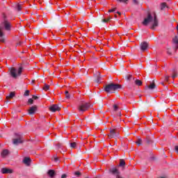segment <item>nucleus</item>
I'll return each instance as SVG.
<instances>
[{"instance_id":"1","label":"nucleus","mask_w":178,"mask_h":178,"mask_svg":"<svg viewBox=\"0 0 178 178\" xmlns=\"http://www.w3.org/2000/svg\"><path fill=\"white\" fill-rule=\"evenodd\" d=\"M3 30H5V31H10V30H12V24L8 20L5 15H3V20L0 23V38H2V37L5 35Z\"/></svg>"},{"instance_id":"2","label":"nucleus","mask_w":178,"mask_h":178,"mask_svg":"<svg viewBox=\"0 0 178 178\" xmlns=\"http://www.w3.org/2000/svg\"><path fill=\"white\" fill-rule=\"evenodd\" d=\"M149 23H152L150 29L152 30H155V27H158L159 26V22H158V19L156 18V15H154L153 17L151 13H149L144 19V21L143 22V26H148Z\"/></svg>"},{"instance_id":"3","label":"nucleus","mask_w":178,"mask_h":178,"mask_svg":"<svg viewBox=\"0 0 178 178\" xmlns=\"http://www.w3.org/2000/svg\"><path fill=\"white\" fill-rule=\"evenodd\" d=\"M120 88H122L121 85L112 83L106 86L104 91H106V92H109L110 94H113L115 91Z\"/></svg>"},{"instance_id":"4","label":"nucleus","mask_w":178,"mask_h":178,"mask_svg":"<svg viewBox=\"0 0 178 178\" xmlns=\"http://www.w3.org/2000/svg\"><path fill=\"white\" fill-rule=\"evenodd\" d=\"M10 74L13 79H17V77L22 76V72H23V67L20 66L17 68L11 67L9 69Z\"/></svg>"},{"instance_id":"5","label":"nucleus","mask_w":178,"mask_h":178,"mask_svg":"<svg viewBox=\"0 0 178 178\" xmlns=\"http://www.w3.org/2000/svg\"><path fill=\"white\" fill-rule=\"evenodd\" d=\"M91 108V104L89 102H86L84 101H82L79 103L78 105V111L80 112V113L83 114L88 109H90Z\"/></svg>"},{"instance_id":"6","label":"nucleus","mask_w":178,"mask_h":178,"mask_svg":"<svg viewBox=\"0 0 178 178\" xmlns=\"http://www.w3.org/2000/svg\"><path fill=\"white\" fill-rule=\"evenodd\" d=\"M110 172L112 173V175L115 176L116 178H122V177H120V172L116 168H111Z\"/></svg>"},{"instance_id":"7","label":"nucleus","mask_w":178,"mask_h":178,"mask_svg":"<svg viewBox=\"0 0 178 178\" xmlns=\"http://www.w3.org/2000/svg\"><path fill=\"white\" fill-rule=\"evenodd\" d=\"M108 136V138H115V137H119V132L116 129H110V134Z\"/></svg>"},{"instance_id":"8","label":"nucleus","mask_w":178,"mask_h":178,"mask_svg":"<svg viewBox=\"0 0 178 178\" xmlns=\"http://www.w3.org/2000/svg\"><path fill=\"white\" fill-rule=\"evenodd\" d=\"M14 145H19V144H22L23 143V137L20 135H18V138L13 140Z\"/></svg>"},{"instance_id":"9","label":"nucleus","mask_w":178,"mask_h":178,"mask_svg":"<svg viewBox=\"0 0 178 178\" xmlns=\"http://www.w3.org/2000/svg\"><path fill=\"white\" fill-rule=\"evenodd\" d=\"M51 112H57L60 111V107L58 104H53L49 108Z\"/></svg>"},{"instance_id":"10","label":"nucleus","mask_w":178,"mask_h":178,"mask_svg":"<svg viewBox=\"0 0 178 178\" xmlns=\"http://www.w3.org/2000/svg\"><path fill=\"white\" fill-rule=\"evenodd\" d=\"M1 173L3 175L13 173V170L9 168H1Z\"/></svg>"},{"instance_id":"11","label":"nucleus","mask_w":178,"mask_h":178,"mask_svg":"<svg viewBox=\"0 0 178 178\" xmlns=\"http://www.w3.org/2000/svg\"><path fill=\"white\" fill-rule=\"evenodd\" d=\"M147 48H148V43H147L146 42H143L140 44L141 51H147Z\"/></svg>"},{"instance_id":"12","label":"nucleus","mask_w":178,"mask_h":178,"mask_svg":"<svg viewBox=\"0 0 178 178\" xmlns=\"http://www.w3.org/2000/svg\"><path fill=\"white\" fill-rule=\"evenodd\" d=\"M35 111H37V106H33L31 107L29 111V115H34L35 113Z\"/></svg>"},{"instance_id":"13","label":"nucleus","mask_w":178,"mask_h":178,"mask_svg":"<svg viewBox=\"0 0 178 178\" xmlns=\"http://www.w3.org/2000/svg\"><path fill=\"white\" fill-rule=\"evenodd\" d=\"M172 42L176 48V49H178V36L176 35L173 39H172Z\"/></svg>"},{"instance_id":"14","label":"nucleus","mask_w":178,"mask_h":178,"mask_svg":"<svg viewBox=\"0 0 178 178\" xmlns=\"http://www.w3.org/2000/svg\"><path fill=\"white\" fill-rule=\"evenodd\" d=\"M170 72L171 73L172 79H176V77H177V72L176 71L175 68H173Z\"/></svg>"},{"instance_id":"15","label":"nucleus","mask_w":178,"mask_h":178,"mask_svg":"<svg viewBox=\"0 0 178 178\" xmlns=\"http://www.w3.org/2000/svg\"><path fill=\"white\" fill-rule=\"evenodd\" d=\"M133 81L135 83V86H143V81H141V80L136 79V78H133Z\"/></svg>"},{"instance_id":"16","label":"nucleus","mask_w":178,"mask_h":178,"mask_svg":"<svg viewBox=\"0 0 178 178\" xmlns=\"http://www.w3.org/2000/svg\"><path fill=\"white\" fill-rule=\"evenodd\" d=\"M31 162V159L29 157H25L23 160V163L26 165V166H30V163Z\"/></svg>"},{"instance_id":"17","label":"nucleus","mask_w":178,"mask_h":178,"mask_svg":"<svg viewBox=\"0 0 178 178\" xmlns=\"http://www.w3.org/2000/svg\"><path fill=\"white\" fill-rule=\"evenodd\" d=\"M15 95L16 94L15 93V92H10L9 95L6 96V99H7L6 102H9V99H12V98H13Z\"/></svg>"},{"instance_id":"18","label":"nucleus","mask_w":178,"mask_h":178,"mask_svg":"<svg viewBox=\"0 0 178 178\" xmlns=\"http://www.w3.org/2000/svg\"><path fill=\"white\" fill-rule=\"evenodd\" d=\"M7 155H9V150L3 149L1 152L2 158H5L6 156H7Z\"/></svg>"},{"instance_id":"19","label":"nucleus","mask_w":178,"mask_h":178,"mask_svg":"<svg viewBox=\"0 0 178 178\" xmlns=\"http://www.w3.org/2000/svg\"><path fill=\"white\" fill-rule=\"evenodd\" d=\"M155 87V83H151L149 86H145V90H154Z\"/></svg>"},{"instance_id":"20","label":"nucleus","mask_w":178,"mask_h":178,"mask_svg":"<svg viewBox=\"0 0 178 178\" xmlns=\"http://www.w3.org/2000/svg\"><path fill=\"white\" fill-rule=\"evenodd\" d=\"M47 173L50 177H54L55 176V171L53 170H49Z\"/></svg>"},{"instance_id":"21","label":"nucleus","mask_w":178,"mask_h":178,"mask_svg":"<svg viewBox=\"0 0 178 178\" xmlns=\"http://www.w3.org/2000/svg\"><path fill=\"white\" fill-rule=\"evenodd\" d=\"M125 165H126V162H124V160L121 159V160L120 161V165H119V166H120L121 168H123V166H125Z\"/></svg>"},{"instance_id":"22","label":"nucleus","mask_w":178,"mask_h":178,"mask_svg":"<svg viewBox=\"0 0 178 178\" xmlns=\"http://www.w3.org/2000/svg\"><path fill=\"white\" fill-rule=\"evenodd\" d=\"M22 8H23V6H22V4L17 3L16 5V9L17 10H18V12H20V10H22Z\"/></svg>"},{"instance_id":"23","label":"nucleus","mask_w":178,"mask_h":178,"mask_svg":"<svg viewBox=\"0 0 178 178\" xmlns=\"http://www.w3.org/2000/svg\"><path fill=\"white\" fill-rule=\"evenodd\" d=\"M70 145L71 148H76V147H77V143H76V142H72L70 143Z\"/></svg>"},{"instance_id":"24","label":"nucleus","mask_w":178,"mask_h":178,"mask_svg":"<svg viewBox=\"0 0 178 178\" xmlns=\"http://www.w3.org/2000/svg\"><path fill=\"white\" fill-rule=\"evenodd\" d=\"M133 79H134V78L133 77V75H131V74H128L127 76V80H128L129 81H130V80H133Z\"/></svg>"},{"instance_id":"25","label":"nucleus","mask_w":178,"mask_h":178,"mask_svg":"<svg viewBox=\"0 0 178 178\" xmlns=\"http://www.w3.org/2000/svg\"><path fill=\"white\" fill-rule=\"evenodd\" d=\"M65 94V98H67V99H70V94H69V91L66 90Z\"/></svg>"},{"instance_id":"26","label":"nucleus","mask_w":178,"mask_h":178,"mask_svg":"<svg viewBox=\"0 0 178 178\" xmlns=\"http://www.w3.org/2000/svg\"><path fill=\"white\" fill-rule=\"evenodd\" d=\"M43 90H44V91H48V90H49V85L48 84H44V86L43 88Z\"/></svg>"},{"instance_id":"27","label":"nucleus","mask_w":178,"mask_h":178,"mask_svg":"<svg viewBox=\"0 0 178 178\" xmlns=\"http://www.w3.org/2000/svg\"><path fill=\"white\" fill-rule=\"evenodd\" d=\"M101 80H102V76H100V75H99L97 78L96 81L97 83H101Z\"/></svg>"},{"instance_id":"28","label":"nucleus","mask_w":178,"mask_h":178,"mask_svg":"<svg viewBox=\"0 0 178 178\" xmlns=\"http://www.w3.org/2000/svg\"><path fill=\"white\" fill-rule=\"evenodd\" d=\"M166 6V3H162L161 5V10H163V8Z\"/></svg>"},{"instance_id":"29","label":"nucleus","mask_w":178,"mask_h":178,"mask_svg":"<svg viewBox=\"0 0 178 178\" xmlns=\"http://www.w3.org/2000/svg\"><path fill=\"white\" fill-rule=\"evenodd\" d=\"M75 176H76L77 177H79L81 175V173L79 171H76L74 172Z\"/></svg>"},{"instance_id":"30","label":"nucleus","mask_w":178,"mask_h":178,"mask_svg":"<svg viewBox=\"0 0 178 178\" xmlns=\"http://www.w3.org/2000/svg\"><path fill=\"white\" fill-rule=\"evenodd\" d=\"M29 94H30V90H26L24 95L25 97H29Z\"/></svg>"},{"instance_id":"31","label":"nucleus","mask_w":178,"mask_h":178,"mask_svg":"<svg viewBox=\"0 0 178 178\" xmlns=\"http://www.w3.org/2000/svg\"><path fill=\"white\" fill-rule=\"evenodd\" d=\"M142 143H143V140L138 139V141L136 142V144H138V145H141Z\"/></svg>"},{"instance_id":"32","label":"nucleus","mask_w":178,"mask_h":178,"mask_svg":"<svg viewBox=\"0 0 178 178\" xmlns=\"http://www.w3.org/2000/svg\"><path fill=\"white\" fill-rule=\"evenodd\" d=\"M108 12H109L110 13H113V12H116V8H113V9L109 10Z\"/></svg>"},{"instance_id":"33","label":"nucleus","mask_w":178,"mask_h":178,"mask_svg":"<svg viewBox=\"0 0 178 178\" xmlns=\"http://www.w3.org/2000/svg\"><path fill=\"white\" fill-rule=\"evenodd\" d=\"M113 109L115 111H117L119 109V107L118 106V105L115 104L113 106Z\"/></svg>"},{"instance_id":"34","label":"nucleus","mask_w":178,"mask_h":178,"mask_svg":"<svg viewBox=\"0 0 178 178\" xmlns=\"http://www.w3.org/2000/svg\"><path fill=\"white\" fill-rule=\"evenodd\" d=\"M110 19H111V17H108V18H107V19H103V22H104V23H107V22H109Z\"/></svg>"},{"instance_id":"35","label":"nucleus","mask_w":178,"mask_h":178,"mask_svg":"<svg viewBox=\"0 0 178 178\" xmlns=\"http://www.w3.org/2000/svg\"><path fill=\"white\" fill-rule=\"evenodd\" d=\"M165 81H169V76H165Z\"/></svg>"},{"instance_id":"36","label":"nucleus","mask_w":178,"mask_h":178,"mask_svg":"<svg viewBox=\"0 0 178 178\" xmlns=\"http://www.w3.org/2000/svg\"><path fill=\"white\" fill-rule=\"evenodd\" d=\"M28 102H29V104H33V99H29L28 100Z\"/></svg>"},{"instance_id":"37","label":"nucleus","mask_w":178,"mask_h":178,"mask_svg":"<svg viewBox=\"0 0 178 178\" xmlns=\"http://www.w3.org/2000/svg\"><path fill=\"white\" fill-rule=\"evenodd\" d=\"M66 177H67V175L66 174H63L61 175V178H66Z\"/></svg>"},{"instance_id":"38","label":"nucleus","mask_w":178,"mask_h":178,"mask_svg":"<svg viewBox=\"0 0 178 178\" xmlns=\"http://www.w3.org/2000/svg\"><path fill=\"white\" fill-rule=\"evenodd\" d=\"M32 98H33V99H37L38 98V97H37L35 95H33Z\"/></svg>"},{"instance_id":"39","label":"nucleus","mask_w":178,"mask_h":178,"mask_svg":"<svg viewBox=\"0 0 178 178\" xmlns=\"http://www.w3.org/2000/svg\"><path fill=\"white\" fill-rule=\"evenodd\" d=\"M134 3H136V5H137V3H138V1L137 0H134Z\"/></svg>"},{"instance_id":"40","label":"nucleus","mask_w":178,"mask_h":178,"mask_svg":"<svg viewBox=\"0 0 178 178\" xmlns=\"http://www.w3.org/2000/svg\"><path fill=\"white\" fill-rule=\"evenodd\" d=\"M58 148H62V145L60 144L57 145Z\"/></svg>"},{"instance_id":"41","label":"nucleus","mask_w":178,"mask_h":178,"mask_svg":"<svg viewBox=\"0 0 178 178\" xmlns=\"http://www.w3.org/2000/svg\"><path fill=\"white\" fill-rule=\"evenodd\" d=\"M175 151L176 152H178V145L175 146Z\"/></svg>"},{"instance_id":"42","label":"nucleus","mask_w":178,"mask_h":178,"mask_svg":"<svg viewBox=\"0 0 178 178\" xmlns=\"http://www.w3.org/2000/svg\"><path fill=\"white\" fill-rule=\"evenodd\" d=\"M54 161H55V162H58V157H55V158H54Z\"/></svg>"},{"instance_id":"43","label":"nucleus","mask_w":178,"mask_h":178,"mask_svg":"<svg viewBox=\"0 0 178 178\" xmlns=\"http://www.w3.org/2000/svg\"><path fill=\"white\" fill-rule=\"evenodd\" d=\"M126 1H128V0H118L119 2H124Z\"/></svg>"},{"instance_id":"44","label":"nucleus","mask_w":178,"mask_h":178,"mask_svg":"<svg viewBox=\"0 0 178 178\" xmlns=\"http://www.w3.org/2000/svg\"><path fill=\"white\" fill-rule=\"evenodd\" d=\"M0 41H1V42H5V39H1Z\"/></svg>"},{"instance_id":"45","label":"nucleus","mask_w":178,"mask_h":178,"mask_svg":"<svg viewBox=\"0 0 178 178\" xmlns=\"http://www.w3.org/2000/svg\"><path fill=\"white\" fill-rule=\"evenodd\" d=\"M160 178H168L167 177H161Z\"/></svg>"},{"instance_id":"46","label":"nucleus","mask_w":178,"mask_h":178,"mask_svg":"<svg viewBox=\"0 0 178 178\" xmlns=\"http://www.w3.org/2000/svg\"><path fill=\"white\" fill-rule=\"evenodd\" d=\"M151 143V141L149 140H147V143L149 144Z\"/></svg>"},{"instance_id":"47","label":"nucleus","mask_w":178,"mask_h":178,"mask_svg":"<svg viewBox=\"0 0 178 178\" xmlns=\"http://www.w3.org/2000/svg\"><path fill=\"white\" fill-rule=\"evenodd\" d=\"M117 13H118V15H120V12H118Z\"/></svg>"},{"instance_id":"48","label":"nucleus","mask_w":178,"mask_h":178,"mask_svg":"<svg viewBox=\"0 0 178 178\" xmlns=\"http://www.w3.org/2000/svg\"><path fill=\"white\" fill-rule=\"evenodd\" d=\"M168 54H169V55H170V52L168 51Z\"/></svg>"}]
</instances>
